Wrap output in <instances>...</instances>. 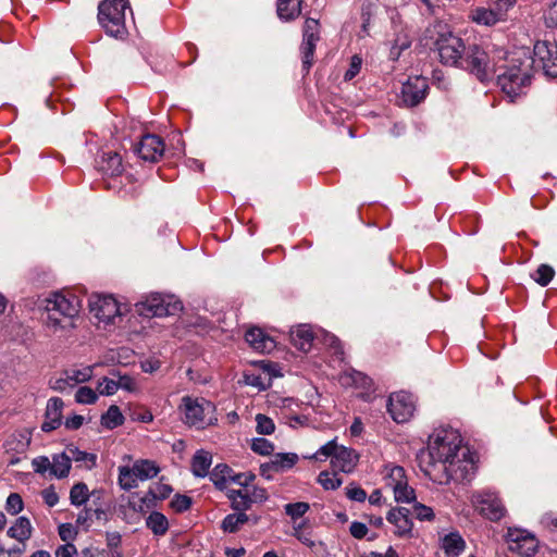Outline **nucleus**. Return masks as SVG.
<instances>
[{
  "label": "nucleus",
  "instance_id": "09e8293b",
  "mask_svg": "<svg viewBox=\"0 0 557 557\" xmlns=\"http://www.w3.org/2000/svg\"><path fill=\"white\" fill-rule=\"evenodd\" d=\"M318 482L325 490H336L342 485V480L336 476L335 473H330L327 471H322L318 476Z\"/></svg>",
  "mask_w": 557,
  "mask_h": 557
},
{
  "label": "nucleus",
  "instance_id": "a19ab883",
  "mask_svg": "<svg viewBox=\"0 0 557 557\" xmlns=\"http://www.w3.org/2000/svg\"><path fill=\"white\" fill-rule=\"evenodd\" d=\"M310 509V505L306 502L288 503L284 506L285 513L296 522L297 519L304 517Z\"/></svg>",
  "mask_w": 557,
  "mask_h": 557
},
{
  "label": "nucleus",
  "instance_id": "338daca9",
  "mask_svg": "<svg viewBox=\"0 0 557 557\" xmlns=\"http://www.w3.org/2000/svg\"><path fill=\"white\" fill-rule=\"evenodd\" d=\"M75 535V531L71 523H63L59 527V536L63 542L69 543Z\"/></svg>",
  "mask_w": 557,
  "mask_h": 557
},
{
  "label": "nucleus",
  "instance_id": "4be33fe9",
  "mask_svg": "<svg viewBox=\"0 0 557 557\" xmlns=\"http://www.w3.org/2000/svg\"><path fill=\"white\" fill-rule=\"evenodd\" d=\"M212 465V455L203 449H199L191 458L190 469L195 476L205 478L210 475L209 469Z\"/></svg>",
  "mask_w": 557,
  "mask_h": 557
},
{
  "label": "nucleus",
  "instance_id": "7ed1b4c3",
  "mask_svg": "<svg viewBox=\"0 0 557 557\" xmlns=\"http://www.w3.org/2000/svg\"><path fill=\"white\" fill-rule=\"evenodd\" d=\"M178 410L183 422L198 430L212 425L218 420L214 404L203 397L184 396Z\"/></svg>",
  "mask_w": 557,
  "mask_h": 557
},
{
  "label": "nucleus",
  "instance_id": "c9c22d12",
  "mask_svg": "<svg viewBox=\"0 0 557 557\" xmlns=\"http://www.w3.org/2000/svg\"><path fill=\"white\" fill-rule=\"evenodd\" d=\"M123 422L124 417L115 405L110 406L107 412L101 416V424L108 430H113L122 425Z\"/></svg>",
  "mask_w": 557,
  "mask_h": 557
},
{
  "label": "nucleus",
  "instance_id": "39448f33",
  "mask_svg": "<svg viewBox=\"0 0 557 557\" xmlns=\"http://www.w3.org/2000/svg\"><path fill=\"white\" fill-rule=\"evenodd\" d=\"M125 0H103L98 5V21L104 32L112 37H122L125 32Z\"/></svg>",
  "mask_w": 557,
  "mask_h": 557
},
{
  "label": "nucleus",
  "instance_id": "e2e57ef3",
  "mask_svg": "<svg viewBox=\"0 0 557 557\" xmlns=\"http://www.w3.org/2000/svg\"><path fill=\"white\" fill-rule=\"evenodd\" d=\"M77 556V549L75 545L71 543H65L64 545H61L55 550V557H76Z\"/></svg>",
  "mask_w": 557,
  "mask_h": 557
},
{
  "label": "nucleus",
  "instance_id": "423d86ee",
  "mask_svg": "<svg viewBox=\"0 0 557 557\" xmlns=\"http://www.w3.org/2000/svg\"><path fill=\"white\" fill-rule=\"evenodd\" d=\"M329 457H331L332 467L345 473L351 472L358 462L357 453L351 448L337 445L335 440L321 446L312 456L315 460H324Z\"/></svg>",
  "mask_w": 557,
  "mask_h": 557
},
{
  "label": "nucleus",
  "instance_id": "4468645a",
  "mask_svg": "<svg viewBox=\"0 0 557 557\" xmlns=\"http://www.w3.org/2000/svg\"><path fill=\"white\" fill-rule=\"evenodd\" d=\"M428 90L429 84L425 77H409L401 86L399 102L407 108L416 107L425 99Z\"/></svg>",
  "mask_w": 557,
  "mask_h": 557
},
{
  "label": "nucleus",
  "instance_id": "a18cd8bd",
  "mask_svg": "<svg viewBox=\"0 0 557 557\" xmlns=\"http://www.w3.org/2000/svg\"><path fill=\"white\" fill-rule=\"evenodd\" d=\"M517 0H497L490 8L498 22L505 21L509 9L513 8Z\"/></svg>",
  "mask_w": 557,
  "mask_h": 557
},
{
  "label": "nucleus",
  "instance_id": "6e6552de",
  "mask_svg": "<svg viewBox=\"0 0 557 557\" xmlns=\"http://www.w3.org/2000/svg\"><path fill=\"white\" fill-rule=\"evenodd\" d=\"M440 60L443 64L459 66L466 52L463 40L451 32L440 34L435 41Z\"/></svg>",
  "mask_w": 557,
  "mask_h": 557
},
{
  "label": "nucleus",
  "instance_id": "0e129e2a",
  "mask_svg": "<svg viewBox=\"0 0 557 557\" xmlns=\"http://www.w3.org/2000/svg\"><path fill=\"white\" fill-rule=\"evenodd\" d=\"M91 520H92V509L91 508H85L84 510H82L78 516H77V519H76V523L78 525H82V527H85L86 529H88L91 524Z\"/></svg>",
  "mask_w": 557,
  "mask_h": 557
},
{
  "label": "nucleus",
  "instance_id": "c85d7f7f",
  "mask_svg": "<svg viewBox=\"0 0 557 557\" xmlns=\"http://www.w3.org/2000/svg\"><path fill=\"white\" fill-rule=\"evenodd\" d=\"M8 536L15 539L20 542H25L32 536V524L28 518L20 517L16 519L8 532Z\"/></svg>",
  "mask_w": 557,
  "mask_h": 557
},
{
  "label": "nucleus",
  "instance_id": "6e6d98bb",
  "mask_svg": "<svg viewBox=\"0 0 557 557\" xmlns=\"http://www.w3.org/2000/svg\"><path fill=\"white\" fill-rule=\"evenodd\" d=\"M190 506H191V498L187 495L177 494L171 500V507L176 512H184V511L188 510L190 508Z\"/></svg>",
  "mask_w": 557,
  "mask_h": 557
},
{
  "label": "nucleus",
  "instance_id": "e433bc0d",
  "mask_svg": "<svg viewBox=\"0 0 557 557\" xmlns=\"http://www.w3.org/2000/svg\"><path fill=\"white\" fill-rule=\"evenodd\" d=\"M248 520L249 518L245 512L230 513L223 519L221 528L224 532L235 533L242 525L248 522Z\"/></svg>",
  "mask_w": 557,
  "mask_h": 557
},
{
  "label": "nucleus",
  "instance_id": "69168bd1",
  "mask_svg": "<svg viewBox=\"0 0 557 557\" xmlns=\"http://www.w3.org/2000/svg\"><path fill=\"white\" fill-rule=\"evenodd\" d=\"M41 495H42V498H44L45 503L49 507L55 506L58 504V502H59V496L55 493V491L53 490V487L45 488L42 491Z\"/></svg>",
  "mask_w": 557,
  "mask_h": 557
},
{
  "label": "nucleus",
  "instance_id": "c03bdc74",
  "mask_svg": "<svg viewBox=\"0 0 557 557\" xmlns=\"http://www.w3.org/2000/svg\"><path fill=\"white\" fill-rule=\"evenodd\" d=\"M64 403L59 397H52L48 400L47 407H46V413L45 417L47 419H57L62 421V409H63Z\"/></svg>",
  "mask_w": 557,
  "mask_h": 557
},
{
  "label": "nucleus",
  "instance_id": "3c124183",
  "mask_svg": "<svg viewBox=\"0 0 557 557\" xmlns=\"http://www.w3.org/2000/svg\"><path fill=\"white\" fill-rule=\"evenodd\" d=\"M98 396L94 389L88 386H82L75 394V400L78 404H95Z\"/></svg>",
  "mask_w": 557,
  "mask_h": 557
},
{
  "label": "nucleus",
  "instance_id": "412c9836",
  "mask_svg": "<svg viewBox=\"0 0 557 557\" xmlns=\"http://www.w3.org/2000/svg\"><path fill=\"white\" fill-rule=\"evenodd\" d=\"M97 165L99 171L110 176L120 175L123 171L122 158L115 151L102 152Z\"/></svg>",
  "mask_w": 557,
  "mask_h": 557
},
{
  "label": "nucleus",
  "instance_id": "58836bf2",
  "mask_svg": "<svg viewBox=\"0 0 557 557\" xmlns=\"http://www.w3.org/2000/svg\"><path fill=\"white\" fill-rule=\"evenodd\" d=\"M89 498V491L85 483L74 484L70 491V502L73 506H82Z\"/></svg>",
  "mask_w": 557,
  "mask_h": 557
},
{
  "label": "nucleus",
  "instance_id": "473e14b6",
  "mask_svg": "<svg viewBox=\"0 0 557 557\" xmlns=\"http://www.w3.org/2000/svg\"><path fill=\"white\" fill-rule=\"evenodd\" d=\"M227 497L232 503V508L239 512L248 510L253 503V499L240 490H230Z\"/></svg>",
  "mask_w": 557,
  "mask_h": 557
},
{
  "label": "nucleus",
  "instance_id": "72a5a7b5",
  "mask_svg": "<svg viewBox=\"0 0 557 557\" xmlns=\"http://www.w3.org/2000/svg\"><path fill=\"white\" fill-rule=\"evenodd\" d=\"M71 470V462L69 457L63 451L62 454H57L52 458L51 462V473L58 479H63L69 475Z\"/></svg>",
  "mask_w": 557,
  "mask_h": 557
},
{
  "label": "nucleus",
  "instance_id": "13d9d810",
  "mask_svg": "<svg viewBox=\"0 0 557 557\" xmlns=\"http://www.w3.org/2000/svg\"><path fill=\"white\" fill-rule=\"evenodd\" d=\"M32 466L35 472L45 473L47 470L51 471V461L46 456H39L34 458L32 461Z\"/></svg>",
  "mask_w": 557,
  "mask_h": 557
},
{
  "label": "nucleus",
  "instance_id": "5701e85b",
  "mask_svg": "<svg viewBox=\"0 0 557 557\" xmlns=\"http://www.w3.org/2000/svg\"><path fill=\"white\" fill-rule=\"evenodd\" d=\"M302 0H277L276 13L280 20L290 22L301 14Z\"/></svg>",
  "mask_w": 557,
  "mask_h": 557
},
{
  "label": "nucleus",
  "instance_id": "774afa93",
  "mask_svg": "<svg viewBox=\"0 0 557 557\" xmlns=\"http://www.w3.org/2000/svg\"><path fill=\"white\" fill-rule=\"evenodd\" d=\"M253 479L255 474L252 473H237L233 475L232 482L240 486H248Z\"/></svg>",
  "mask_w": 557,
  "mask_h": 557
},
{
  "label": "nucleus",
  "instance_id": "864d4df0",
  "mask_svg": "<svg viewBox=\"0 0 557 557\" xmlns=\"http://www.w3.org/2000/svg\"><path fill=\"white\" fill-rule=\"evenodd\" d=\"M97 389L101 395L111 396L117 392L119 385H116L114 379L102 377L101 381L98 382Z\"/></svg>",
  "mask_w": 557,
  "mask_h": 557
},
{
  "label": "nucleus",
  "instance_id": "2f4dec72",
  "mask_svg": "<svg viewBox=\"0 0 557 557\" xmlns=\"http://www.w3.org/2000/svg\"><path fill=\"white\" fill-rule=\"evenodd\" d=\"M146 525L157 536L164 535L169 530V521L166 517L159 511H152L147 517Z\"/></svg>",
  "mask_w": 557,
  "mask_h": 557
},
{
  "label": "nucleus",
  "instance_id": "4d7b16f0",
  "mask_svg": "<svg viewBox=\"0 0 557 557\" xmlns=\"http://www.w3.org/2000/svg\"><path fill=\"white\" fill-rule=\"evenodd\" d=\"M362 65V59L355 54L351 57L349 69L344 74V79L346 82L351 81L357 76V74L360 72Z\"/></svg>",
  "mask_w": 557,
  "mask_h": 557
},
{
  "label": "nucleus",
  "instance_id": "7c9ffc66",
  "mask_svg": "<svg viewBox=\"0 0 557 557\" xmlns=\"http://www.w3.org/2000/svg\"><path fill=\"white\" fill-rule=\"evenodd\" d=\"M232 473L233 470L227 465L219 463L210 472V480L218 490L223 491L226 487V483L232 481L234 475Z\"/></svg>",
  "mask_w": 557,
  "mask_h": 557
},
{
  "label": "nucleus",
  "instance_id": "1a4fd4ad",
  "mask_svg": "<svg viewBox=\"0 0 557 557\" xmlns=\"http://www.w3.org/2000/svg\"><path fill=\"white\" fill-rule=\"evenodd\" d=\"M533 72L541 70L547 77H557V45L537 41L533 48Z\"/></svg>",
  "mask_w": 557,
  "mask_h": 557
},
{
  "label": "nucleus",
  "instance_id": "9d476101",
  "mask_svg": "<svg viewBox=\"0 0 557 557\" xmlns=\"http://www.w3.org/2000/svg\"><path fill=\"white\" fill-rule=\"evenodd\" d=\"M384 482L385 486L393 491L394 498L397 503L414 502V490L408 485L405 469L403 467L393 466L387 468Z\"/></svg>",
  "mask_w": 557,
  "mask_h": 557
},
{
  "label": "nucleus",
  "instance_id": "052dcab7",
  "mask_svg": "<svg viewBox=\"0 0 557 557\" xmlns=\"http://www.w3.org/2000/svg\"><path fill=\"white\" fill-rule=\"evenodd\" d=\"M544 18L547 27L557 28V1L545 11Z\"/></svg>",
  "mask_w": 557,
  "mask_h": 557
},
{
  "label": "nucleus",
  "instance_id": "f03ea898",
  "mask_svg": "<svg viewBox=\"0 0 557 557\" xmlns=\"http://www.w3.org/2000/svg\"><path fill=\"white\" fill-rule=\"evenodd\" d=\"M497 59L496 72H499L497 84L513 100L531 84L533 75L531 54L527 49H519L509 54L503 49H497Z\"/></svg>",
  "mask_w": 557,
  "mask_h": 557
},
{
  "label": "nucleus",
  "instance_id": "603ef678",
  "mask_svg": "<svg viewBox=\"0 0 557 557\" xmlns=\"http://www.w3.org/2000/svg\"><path fill=\"white\" fill-rule=\"evenodd\" d=\"M23 499L20 494L17 493H11L5 503V509L11 515H17L20 511L23 510Z\"/></svg>",
  "mask_w": 557,
  "mask_h": 557
},
{
  "label": "nucleus",
  "instance_id": "9b49d317",
  "mask_svg": "<svg viewBox=\"0 0 557 557\" xmlns=\"http://www.w3.org/2000/svg\"><path fill=\"white\" fill-rule=\"evenodd\" d=\"M44 302L45 310L51 311L52 317L58 312L63 313V322L65 323H71V320L73 321L81 310V300L75 295L54 293L46 298Z\"/></svg>",
  "mask_w": 557,
  "mask_h": 557
},
{
  "label": "nucleus",
  "instance_id": "f257e3e1",
  "mask_svg": "<svg viewBox=\"0 0 557 557\" xmlns=\"http://www.w3.org/2000/svg\"><path fill=\"white\" fill-rule=\"evenodd\" d=\"M418 460L424 474L438 484L466 480L474 471L472 455L462 446L459 432L453 428L434 430L428 449L418 454Z\"/></svg>",
  "mask_w": 557,
  "mask_h": 557
},
{
  "label": "nucleus",
  "instance_id": "b1692460",
  "mask_svg": "<svg viewBox=\"0 0 557 557\" xmlns=\"http://www.w3.org/2000/svg\"><path fill=\"white\" fill-rule=\"evenodd\" d=\"M290 339L297 349L307 352L311 348L313 334L309 326L299 325L295 330H292Z\"/></svg>",
  "mask_w": 557,
  "mask_h": 557
},
{
  "label": "nucleus",
  "instance_id": "5fc2aeb1",
  "mask_svg": "<svg viewBox=\"0 0 557 557\" xmlns=\"http://www.w3.org/2000/svg\"><path fill=\"white\" fill-rule=\"evenodd\" d=\"M346 496L350 500L363 503L367 499V492L359 485L351 483L346 487Z\"/></svg>",
  "mask_w": 557,
  "mask_h": 557
},
{
  "label": "nucleus",
  "instance_id": "a211bd4d",
  "mask_svg": "<svg viewBox=\"0 0 557 557\" xmlns=\"http://www.w3.org/2000/svg\"><path fill=\"white\" fill-rule=\"evenodd\" d=\"M475 503L480 512L492 521L502 519L505 515V508L500 499L491 492H484L475 496Z\"/></svg>",
  "mask_w": 557,
  "mask_h": 557
},
{
  "label": "nucleus",
  "instance_id": "2eb2a0df",
  "mask_svg": "<svg viewBox=\"0 0 557 557\" xmlns=\"http://www.w3.org/2000/svg\"><path fill=\"white\" fill-rule=\"evenodd\" d=\"M506 539L509 549L513 553L523 557H531L536 553L537 540L527 530L509 528Z\"/></svg>",
  "mask_w": 557,
  "mask_h": 557
},
{
  "label": "nucleus",
  "instance_id": "4c0bfd02",
  "mask_svg": "<svg viewBox=\"0 0 557 557\" xmlns=\"http://www.w3.org/2000/svg\"><path fill=\"white\" fill-rule=\"evenodd\" d=\"M47 318H46V325L49 330L53 331L54 333L58 331H70L74 327V322L71 320V323L63 322L64 315L63 313H55L54 317H52L51 311H46Z\"/></svg>",
  "mask_w": 557,
  "mask_h": 557
},
{
  "label": "nucleus",
  "instance_id": "f704fd0d",
  "mask_svg": "<svg viewBox=\"0 0 557 557\" xmlns=\"http://www.w3.org/2000/svg\"><path fill=\"white\" fill-rule=\"evenodd\" d=\"M470 18L479 24L484 26H493L498 23L491 8L478 7L470 12Z\"/></svg>",
  "mask_w": 557,
  "mask_h": 557
},
{
  "label": "nucleus",
  "instance_id": "8fccbe9b",
  "mask_svg": "<svg viewBox=\"0 0 557 557\" xmlns=\"http://www.w3.org/2000/svg\"><path fill=\"white\" fill-rule=\"evenodd\" d=\"M410 513L421 521H432L434 519L433 509L417 502L413 504L412 511H410Z\"/></svg>",
  "mask_w": 557,
  "mask_h": 557
},
{
  "label": "nucleus",
  "instance_id": "c756f323",
  "mask_svg": "<svg viewBox=\"0 0 557 557\" xmlns=\"http://www.w3.org/2000/svg\"><path fill=\"white\" fill-rule=\"evenodd\" d=\"M64 453L69 457L70 462L75 461L84 463L88 469L96 466L97 456L95 454L83 451L74 445H67Z\"/></svg>",
  "mask_w": 557,
  "mask_h": 557
},
{
  "label": "nucleus",
  "instance_id": "f3484780",
  "mask_svg": "<svg viewBox=\"0 0 557 557\" xmlns=\"http://www.w3.org/2000/svg\"><path fill=\"white\" fill-rule=\"evenodd\" d=\"M135 153L148 162H158L164 153V144L158 135H144L134 147Z\"/></svg>",
  "mask_w": 557,
  "mask_h": 557
},
{
  "label": "nucleus",
  "instance_id": "dca6fc26",
  "mask_svg": "<svg viewBox=\"0 0 557 557\" xmlns=\"http://www.w3.org/2000/svg\"><path fill=\"white\" fill-rule=\"evenodd\" d=\"M387 411L395 422H407L414 411L412 396L406 392L392 394L387 400Z\"/></svg>",
  "mask_w": 557,
  "mask_h": 557
},
{
  "label": "nucleus",
  "instance_id": "37998d69",
  "mask_svg": "<svg viewBox=\"0 0 557 557\" xmlns=\"http://www.w3.org/2000/svg\"><path fill=\"white\" fill-rule=\"evenodd\" d=\"M555 275L554 269L548 264H541L531 275L532 278L541 286H547Z\"/></svg>",
  "mask_w": 557,
  "mask_h": 557
},
{
  "label": "nucleus",
  "instance_id": "6ab92c4d",
  "mask_svg": "<svg viewBox=\"0 0 557 557\" xmlns=\"http://www.w3.org/2000/svg\"><path fill=\"white\" fill-rule=\"evenodd\" d=\"M410 510L405 507L393 508L388 511L386 519L396 528V535L409 536L411 535L413 523L409 518Z\"/></svg>",
  "mask_w": 557,
  "mask_h": 557
},
{
  "label": "nucleus",
  "instance_id": "bb28decb",
  "mask_svg": "<svg viewBox=\"0 0 557 557\" xmlns=\"http://www.w3.org/2000/svg\"><path fill=\"white\" fill-rule=\"evenodd\" d=\"M131 469L140 481L152 479L157 476L160 471L156 462L148 459L137 460Z\"/></svg>",
  "mask_w": 557,
  "mask_h": 557
},
{
  "label": "nucleus",
  "instance_id": "a878e982",
  "mask_svg": "<svg viewBox=\"0 0 557 557\" xmlns=\"http://www.w3.org/2000/svg\"><path fill=\"white\" fill-rule=\"evenodd\" d=\"M442 548L448 556H458L466 548V542L459 532H450L442 540Z\"/></svg>",
  "mask_w": 557,
  "mask_h": 557
},
{
  "label": "nucleus",
  "instance_id": "aec40b11",
  "mask_svg": "<svg viewBox=\"0 0 557 557\" xmlns=\"http://www.w3.org/2000/svg\"><path fill=\"white\" fill-rule=\"evenodd\" d=\"M246 342L257 351L271 352L275 342L259 327H251L245 334Z\"/></svg>",
  "mask_w": 557,
  "mask_h": 557
},
{
  "label": "nucleus",
  "instance_id": "ea45409f",
  "mask_svg": "<svg viewBox=\"0 0 557 557\" xmlns=\"http://www.w3.org/2000/svg\"><path fill=\"white\" fill-rule=\"evenodd\" d=\"M137 478L132 469L127 466L119 468V484L122 490L131 491L137 486Z\"/></svg>",
  "mask_w": 557,
  "mask_h": 557
},
{
  "label": "nucleus",
  "instance_id": "f8f14e48",
  "mask_svg": "<svg viewBox=\"0 0 557 557\" xmlns=\"http://www.w3.org/2000/svg\"><path fill=\"white\" fill-rule=\"evenodd\" d=\"M320 40V23L315 18L308 17L305 21L302 28V70L305 73H309L315 51L317 42Z\"/></svg>",
  "mask_w": 557,
  "mask_h": 557
},
{
  "label": "nucleus",
  "instance_id": "ddd939ff",
  "mask_svg": "<svg viewBox=\"0 0 557 557\" xmlns=\"http://www.w3.org/2000/svg\"><path fill=\"white\" fill-rule=\"evenodd\" d=\"M89 309L94 317L104 324L114 323L115 318L122 314L119 302L111 295H92L89 298Z\"/></svg>",
  "mask_w": 557,
  "mask_h": 557
},
{
  "label": "nucleus",
  "instance_id": "680f3d73",
  "mask_svg": "<svg viewBox=\"0 0 557 557\" xmlns=\"http://www.w3.org/2000/svg\"><path fill=\"white\" fill-rule=\"evenodd\" d=\"M350 534L358 540L363 539L368 533V527L359 521L351 522L349 527Z\"/></svg>",
  "mask_w": 557,
  "mask_h": 557
},
{
  "label": "nucleus",
  "instance_id": "0eeeda50",
  "mask_svg": "<svg viewBox=\"0 0 557 557\" xmlns=\"http://www.w3.org/2000/svg\"><path fill=\"white\" fill-rule=\"evenodd\" d=\"M136 310L140 315L147 318L166 317L182 311L183 305L178 300L172 301L171 297L165 298L161 294L154 293L144 301L136 304Z\"/></svg>",
  "mask_w": 557,
  "mask_h": 557
},
{
  "label": "nucleus",
  "instance_id": "cd10ccee",
  "mask_svg": "<svg viewBox=\"0 0 557 557\" xmlns=\"http://www.w3.org/2000/svg\"><path fill=\"white\" fill-rule=\"evenodd\" d=\"M298 461V456L294 453H278L271 457L270 468H274V472H285L292 469Z\"/></svg>",
  "mask_w": 557,
  "mask_h": 557
},
{
  "label": "nucleus",
  "instance_id": "49530a36",
  "mask_svg": "<svg viewBox=\"0 0 557 557\" xmlns=\"http://www.w3.org/2000/svg\"><path fill=\"white\" fill-rule=\"evenodd\" d=\"M251 450L261 456H269L274 450V445L267 438L256 437L251 441Z\"/></svg>",
  "mask_w": 557,
  "mask_h": 557
},
{
  "label": "nucleus",
  "instance_id": "79ce46f5",
  "mask_svg": "<svg viewBox=\"0 0 557 557\" xmlns=\"http://www.w3.org/2000/svg\"><path fill=\"white\" fill-rule=\"evenodd\" d=\"M70 379V387H74L78 383L87 382L92 376V367L66 371Z\"/></svg>",
  "mask_w": 557,
  "mask_h": 557
},
{
  "label": "nucleus",
  "instance_id": "bf43d9fd",
  "mask_svg": "<svg viewBox=\"0 0 557 557\" xmlns=\"http://www.w3.org/2000/svg\"><path fill=\"white\" fill-rule=\"evenodd\" d=\"M115 381H116V385H119V389L121 388V389H124L127 392L136 391L135 380L127 374H124V375L117 374V380H115Z\"/></svg>",
  "mask_w": 557,
  "mask_h": 557
},
{
  "label": "nucleus",
  "instance_id": "20e7f679",
  "mask_svg": "<svg viewBox=\"0 0 557 557\" xmlns=\"http://www.w3.org/2000/svg\"><path fill=\"white\" fill-rule=\"evenodd\" d=\"M497 63V50L494 51L493 57H490L480 46L471 45L466 49L459 67L468 71L480 82L484 83L490 81L496 73Z\"/></svg>",
  "mask_w": 557,
  "mask_h": 557
},
{
  "label": "nucleus",
  "instance_id": "de8ad7c7",
  "mask_svg": "<svg viewBox=\"0 0 557 557\" xmlns=\"http://www.w3.org/2000/svg\"><path fill=\"white\" fill-rule=\"evenodd\" d=\"M256 431L261 435H270L275 430V424L273 420L264 414H257L256 416Z\"/></svg>",
  "mask_w": 557,
  "mask_h": 557
},
{
  "label": "nucleus",
  "instance_id": "393cba45",
  "mask_svg": "<svg viewBox=\"0 0 557 557\" xmlns=\"http://www.w3.org/2000/svg\"><path fill=\"white\" fill-rule=\"evenodd\" d=\"M172 487L169 484L158 482L149 487V491L141 498V503L147 507L154 506L156 500H162L170 496Z\"/></svg>",
  "mask_w": 557,
  "mask_h": 557
}]
</instances>
